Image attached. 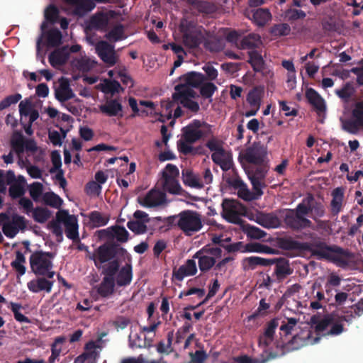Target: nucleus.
I'll list each match as a JSON object with an SVG mask.
<instances>
[{"label":"nucleus","mask_w":363,"mask_h":363,"mask_svg":"<svg viewBox=\"0 0 363 363\" xmlns=\"http://www.w3.org/2000/svg\"><path fill=\"white\" fill-rule=\"evenodd\" d=\"M325 208L324 205L315 201L313 195L310 194L306 199L298 203L295 209H287L284 217L286 226L293 230H301L306 228H313V223L306 216L311 213L312 218L315 220L319 228H323L325 221L317 219L324 216Z\"/></svg>","instance_id":"f257e3e1"},{"label":"nucleus","mask_w":363,"mask_h":363,"mask_svg":"<svg viewBox=\"0 0 363 363\" xmlns=\"http://www.w3.org/2000/svg\"><path fill=\"white\" fill-rule=\"evenodd\" d=\"M278 244L280 248L285 250H298L309 252L312 256L318 259H327L330 258L331 253L351 257L352 252L337 245H328L325 242L315 240L313 242H301L291 238H281L279 239Z\"/></svg>","instance_id":"f03ea898"},{"label":"nucleus","mask_w":363,"mask_h":363,"mask_svg":"<svg viewBox=\"0 0 363 363\" xmlns=\"http://www.w3.org/2000/svg\"><path fill=\"white\" fill-rule=\"evenodd\" d=\"M155 219L163 221L168 229L178 228L187 236L199 232L203 227L200 214L191 210H184L164 218L156 217Z\"/></svg>","instance_id":"7ed1b4c3"},{"label":"nucleus","mask_w":363,"mask_h":363,"mask_svg":"<svg viewBox=\"0 0 363 363\" xmlns=\"http://www.w3.org/2000/svg\"><path fill=\"white\" fill-rule=\"evenodd\" d=\"M311 336V332L308 330L303 337H301L300 335H295L287 344L279 345V342H277L276 347L277 349L280 348V352H269L267 353L266 357H264L262 354L261 359H252L247 355H242L235 357L234 360L238 363H266L271 359L277 358V357L284 355L286 352V350H285L286 347L291 346V350H298L301 347L306 345L309 342Z\"/></svg>","instance_id":"20e7f679"},{"label":"nucleus","mask_w":363,"mask_h":363,"mask_svg":"<svg viewBox=\"0 0 363 363\" xmlns=\"http://www.w3.org/2000/svg\"><path fill=\"white\" fill-rule=\"evenodd\" d=\"M63 223L65 227L66 236L72 240L79 239L78 224L76 217L69 215L67 211L60 210L56 214V219L48 223V228L57 237L62 238V228L60 225Z\"/></svg>","instance_id":"39448f33"},{"label":"nucleus","mask_w":363,"mask_h":363,"mask_svg":"<svg viewBox=\"0 0 363 363\" xmlns=\"http://www.w3.org/2000/svg\"><path fill=\"white\" fill-rule=\"evenodd\" d=\"M224 142L217 137L212 136L206 143V147L213 152L212 161L219 165L223 172H227L233 167L232 153L223 147Z\"/></svg>","instance_id":"423d86ee"},{"label":"nucleus","mask_w":363,"mask_h":363,"mask_svg":"<svg viewBox=\"0 0 363 363\" xmlns=\"http://www.w3.org/2000/svg\"><path fill=\"white\" fill-rule=\"evenodd\" d=\"M54 257L55 254L50 252L38 250L33 252L29 259L31 271L37 276L52 279L55 272L52 271V260Z\"/></svg>","instance_id":"0eeeda50"},{"label":"nucleus","mask_w":363,"mask_h":363,"mask_svg":"<svg viewBox=\"0 0 363 363\" xmlns=\"http://www.w3.org/2000/svg\"><path fill=\"white\" fill-rule=\"evenodd\" d=\"M11 150L8 155H4L2 159L6 164L13 162V152H14L19 160H22L24 151L35 152L38 147L36 143L33 139H26L21 132L16 131L13 133L11 139Z\"/></svg>","instance_id":"6e6552de"},{"label":"nucleus","mask_w":363,"mask_h":363,"mask_svg":"<svg viewBox=\"0 0 363 363\" xmlns=\"http://www.w3.org/2000/svg\"><path fill=\"white\" fill-rule=\"evenodd\" d=\"M121 265L119 259H114L102 267V274L104 275L101 282L96 288L97 293L104 298H106L114 293L115 276Z\"/></svg>","instance_id":"1a4fd4ad"},{"label":"nucleus","mask_w":363,"mask_h":363,"mask_svg":"<svg viewBox=\"0 0 363 363\" xmlns=\"http://www.w3.org/2000/svg\"><path fill=\"white\" fill-rule=\"evenodd\" d=\"M117 254L123 256L128 254L125 249L119 247L118 245L113 242H106L100 245L95 252L90 256V259L94 260L96 268L101 267V264L108 262V264L114 259Z\"/></svg>","instance_id":"9d476101"},{"label":"nucleus","mask_w":363,"mask_h":363,"mask_svg":"<svg viewBox=\"0 0 363 363\" xmlns=\"http://www.w3.org/2000/svg\"><path fill=\"white\" fill-rule=\"evenodd\" d=\"M246 212V207L235 199H225L222 202V216L228 222L240 224L242 221L240 215Z\"/></svg>","instance_id":"9b49d317"},{"label":"nucleus","mask_w":363,"mask_h":363,"mask_svg":"<svg viewBox=\"0 0 363 363\" xmlns=\"http://www.w3.org/2000/svg\"><path fill=\"white\" fill-rule=\"evenodd\" d=\"M183 33V43L189 48H198L204 40L202 28L193 23H189L182 28Z\"/></svg>","instance_id":"f8f14e48"},{"label":"nucleus","mask_w":363,"mask_h":363,"mask_svg":"<svg viewBox=\"0 0 363 363\" xmlns=\"http://www.w3.org/2000/svg\"><path fill=\"white\" fill-rule=\"evenodd\" d=\"M269 167L267 163H262V164H255L250 167L247 171V177L252 186V190H259L258 193H261L260 190L267 187L264 182V179L269 171Z\"/></svg>","instance_id":"ddd939ff"},{"label":"nucleus","mask_w":363,"mask_h":363,"mask_svg":"<svg viewBox=\"0 0 363 363\" xmlns=\"http://www.w3.org/2000/svg\"><path fill=\"white\" fill-rule=\"evenodd\" d=\"M203 125L210 127L209 125L199 120L192 121L182 128V138L189 143H194L199 140L205 135V132L201 129Z\"/></svg>","instance_id":"4468645a"},{"label":"nucleus","mask_w":363,"mask_h":363,"mask_svg":"<svg viewBox=\"0 0 363 363\" xmlns=\"http://www.w3.org/2000/svg\"><path fill=\"white\" fill-rule=\"evenodd\" d=\"M96 52L100 59L108 67L115 65L118 60V56L116 53L114 45L106 41H99L96 45Z\"/></svg>","instance_id":"2eb2a0df"},{"label":"nucleus","mask_w":363,"mask_h":363,"mask_svg":"<svg viewBox=\"0 0 363 363\" xmlns=\"http://www.w3.org/2000/svg\"><path fill=\"white\" fill-rule=\"evenodd\" d=\"M26 228V218L18 214H13L11 220L4 223L2 226L4 234L9 238H13L19 232L23 230Z\"/></svg>","instance_id":"dca6fc26"},{"label":"nucleus","mask_w":363,"mask_h":363,"mask_svg":"<svg viewBox=\"0 0 363 363\" xmlns=\"http://www.w3.org/2000/svg\"><path fill=\"white\" fill-rule=\"evenodd\" d=\"M267 151L263 145L259 143H255L252 146L247 147L243 155L244 159L252 164H262L265 162Z\"/></svg>","instance_id":"f3484780"},{"label":"nucleus","mask_w":363,"mask_h":363,"mask_svg":"<svg viewBox=\"0 0 363 363\" xmlns=\"http://www.w3.org/2000/svg\"><path fill=\"white\" fill-rule=\"evenodd\" d=\"M165 201V193L155 189L149 191L144 197L138 198V202L146 208L156 207L162 205Z\"/></svg>","instance_id":"a211bd4d"},{"label":"nucleus","mask_w":363,"mask_h":363,"mask_svg":"<svg viewBox=\"0 0 363 363\" xmlns=\"http://www.w3.org/2000/svg\"><path fill=\"white\" fill-rule=\"evenodd\" d=\"M279 326V319L273 318L267 323L264 333L258 338L259 347L267 348L274 340L275 330Z\"/></svg>","instance_id":"6ab92c4d"},{"label":"nucleus","mask_w":363,"mask_h":363,"mask_svg":"<svg viewBox=\"0 0 363 363\" xmlns=\"http://www.w3.org/2000/svg\"><path fill=\"white\" fill-rule=\"evenodd\" d=\"M272 259L275 264L274 274L279 282L282 281L293 273V269L290 267L289 261L286 258L280 257Z\"/></svg>","instance_id":"aec40b11"},{"label":"nucleus","mask_w":363,"mask_h":363,"mask_svg":"<svg viewBox=\"0 0 363 363\" xmlns=\"http://www.w3.org/2000/svg\"><path fill=\"white\" fill-rule=\"evenodd\" d=\"M180 83L177 85H185L189 87L199 88L201 84L205 82L206 77L202 73L189 72L179 77Z\"/></svg>","instance_id":"412c9836"},{"label":"nucleus","mask_w":363,"mask_h":363,"mask_svg":"<svg viewBox=\"0 0 363 363\" xmlns=\"http://www.w3.org/2000/svg\"><path fill=\"white\" fill-rule=\"evenodd\" d=\"M100 111L107 116L123 117V106L121 102L116 99L107 100L104 104L99 106Z\"/></svg>","instance_id":"4be33fe9"},{"label":"nucleus","mask_w":363,"mask_h":363,"mask_svg":"<svg viewBox=\"0 0 363 363\" xmlns=\"http://www.w3.org/2000/svg\"><path fill=\"white\" fill-rule=\"evenodd\" d=\"M197 272L196 264L194 259H187L184 264L173 270V278L179 281L185 277L193 276Z\"/></svg>","instance_id":"5701e85b"},{"label":"nucleus","mask_w":363,"mask_h":363,"mask_svg":"<svg viewBox=\"0 0 363 363\" xmlns=\"http://www.w3.org/2000/svg\"><path fill=\"white\" fill-rule=\"evenodd\" d=\"M306 97L318 114L325 111V101L315 89L308 88L306 91Z\"/></svg>","instance_id":"b1692460"},{"label":"nucleus","mask_w":363,"mask_h":363,"mask_svg":"<svg viewBox=\"0 0 363 363\" xmlns=\"http://www.w3.org/2000/svg\"><path fill=\"white\" fill-rule=\"evenodd\" d=\"M49 279H46L45 277H38L36 279H33L28 282V289L33 293H38L41 291L50 293L54 284V281Z\"/></svg>","instance_id":"393cba45"},{"label":"nucleus","mask_w":363,"mask_h":363,"mask_svg":"<svg viewBox=\"0 0 363 363\" xmlns=\"http://www.w3.org/2000/svg\"><path fill=\"white\" fill-rule=\"evenodd\" d=\"M115 282L118 286H125L129 285L133 279V269L130 263H126L121 268L119 267L116 273Z\"/></svg>","instance_id":"a878e982"},{"label":"nucleus","mask_w":363,"mask_h":363,"mask_svg":"<svg viewBox=\"0 0 363 363\" xmlns=\"http://www.w3.org/2000/svg\"><path fill=\"white\" fill-rule=\"evenodd\" d=\"M112 14L104 12H99L90 18L89 27L94 30H104L106 28Z\"/></svg>","instance_id":"bb28decb"},{"label":"nucleus","mask_w":363,"mask_h":363,"mask_svg":"<svg viewBox=\"0 0 363 363\" xmlns=\"http://www.w3.org/2000/svg\"><path fill=\"white\" fill-rule=\"evenodd\" d=\"M247 17L259 26H263L271 19L272 15L268 9L259 8L248 11Z\"/></svg>","instance_id":"cd10ccee"},{"label":"nucleus","mask_w":363,"mask_h":363,"mask_svg":"<svg viewBox=\"0 0 363 363\" xmlns=\"http://www.w3.org/2000/svg\"><path fill=\"white\" fill-rule=\"evenodd\" d=\"M331 196L330 211L332 215L337 216L342 209L344 189L342 187L335 188L333 190Z\"/></svg>","instance_id":"c85d7f7f"},{"label":"nucleus","mask_w":363,"mask_h":363,"mask_svg":"<svg viewBox=\"0 0 363 363\" xmlns=\"http://www.w3.org/2000/svg\"><path fill=\"white\" fill-rule=\"evenodd\" d=\"M69 59L67 48L63 47L61 49L52 52L48 56V60L51 66L57 67L64 65Z\"/></svg>","instance_id":"c756f323"},{"label":"nucleus","mask_w":363,"mask_h":363,"mask_svg":"<svg viewBox=\"0 0 363 363\" xmlns=\"http://www.w3.org/2000/svg\"><path fill=\"white\" fill-rule=\"evenodd\" d=\"M261 37L257 33H250L244 36L238 45L240 50H250L259 48L262 45Z\"/></svg>","instance_id":"7c9ffc66"},{"label":"nucleus","mask_w":363,"mask_h":363,"mask_svg":"<svg viewBox=\"0 0 363 363\" xmlns=\"http://www.w3.org/2000/svg\"><path fill=\"white\" fill-rule=\"evenodd\" d=\"M162 189L164 191H167L172 194H179L182 191V187L177 179V178H173L172 176H169V174L166 172L162 173Z\"/></svg>","instance_id":"2f4dec72"},{"label":"nucleus","mask_w":363,"mask_h":363,"mask_svg":"<svg viewBox=\"0 0 363 363\" xmlns=\"http://www.w3.org/2000/svg\"><path fill=\"white\" fill-rule=\"evenodd\" d=\"M257 223L267 228H276L281 225V220L274 213H262L257 218Z\"/></svg>","instance_id":"473e14b6"},{"label":"nucleus","mask_w":363,"mask_h":363,"mask_svg":"<svg viewBox=\"0 0 363 363\" xmlns=\"http://www.w3.org/2000/svg\"><path fill=\"white\" fill-rule=\"evenodd\" d=\"M55 98L60 102L67 101L75 96L67 80L60 82V88L55 91Z\"/></svg>","instance_id":"72a5a7b5"},{"label":"nucleus","mask_w":363,"mask_h":363,"mask_svg":"<svg viewBox=\"0 0 363 363\" xmlns=\"http://www.w3.org/2000/svg\"><path fill=\"white\" fill-rule=\"evenodd\" d=\"M192 88L185 85H176L174 87L175 92L172 94V99L178 100L197 98L199 96Z\"/></svg>","instance_id":"f704fd0d"},{"label":"nucleus","mask_w":363,"mask_h":363,"mask_svg":"<svg viewBox=\"0 0 363 363\" xmlns=\"http://www.w3.org/2000/svg\"><path fill=\"white\" fill-rule=\"evenodd\" d=\"M182 180L185 185L196 189H201L203 187V184L200 180L199 177L194 174L191 169H184L182 170Z\"/></svg>","instance_id":"c9c22d12"},{"label":"nucleus","mask_w":363,"mask_h":363,"mask_svg":"<svg viewBox=\"0 0 363 363\" xmlns=\"http://www.w3.org/2000/svg\"><path fill=\"white\" fill-rule=\"evenodd\" d=\"M74 6L73 13L74 15L82 17L95 7V4L91 0H78Z\"/></svg>","instance_id":"e433bc0d"},{"label":"nucleus","mask_w":363,"mask_h":363,"mask_svg":"<svg viewBox=\"0 0 363 363\" xmlns=\"http://www.w3.org/2000/svg\"><path fill=\"white\" fill-rule=\"evenodd\" d=\"M248 55L247 62L250 64L253 70L256 72H262L264 69V60L259 52L251 50L248 52Z\"/></svg>","instance_id":"4c0bfd02"},{"label":"nucleus","mask_w":363,"mask_h":363,"mask_svg":"<svg viewBox=\"0 0 363 363\" xmlns=\"http://www.w3.org/2000/svg\"><path fill=\"white\" fill-rule=\"evenodd\" d=\"M243 262L245 264V269L247 268L252 270L255 269L257 266H269L274 264V261L271 259L255 256L245 258Z\"/></svg>","instance_id":"58836bf2"},{"label":"nucleus","mask_w":363,"mask_h":363,"mask_svg":"<svg viewBox=\"0 0 363 363\" xmlns=\"http://www.w3.org/2000/svg\"><path fill=\"white\" fill-rule=\"evenodd\" d=\"M198 254L199 251L195 253L193 257L199 259V267L202 272H208L215 265V257L208 256L206 254Z\"/></svg>","instance_id":"ea45409f"},{"label":"nucleus","mask_w":363,"mask_h":363,"mask_svg":"<svg viewBox=\"0 0 363 363\" xmlns=\"http://www.w3.org/2000/svg\"><path fill=\"white\" fill-rule=\"evenodd\" d=\"M259 190H253V191H250L247 188L246 184H243V186H241L238 190V196L239 198L243 199L246 201H251L254 200H258L263 195L264 192L262 190H260L261 193H258Z\"/></svg>","instance_id":"a19ab883"},{"label":"nucleus","mask_w":363,"mask_h":363,"mask_svg":"<svg viewBox=\"0 0 363 363\" xmlns=\"http://www.w3.org/2000/svg\"><path fill=\"white\" fill-rule=\"evenodd\" d=\"M263 94L262 88L259 86L254 87L249 91L247 96V101L251 107L259 108Z\"/></svg>","instance_id":"79ce46f5"},{"label":"nucleus","mask_w":363,"mask_h":363,"mask_svg":"<svg viewBox=\"0 0 363 363\" xmlns=\"http://www.w3.org/2000/svg\"><path fill=\"white\" fill-rule=\"evenodd\" d=\"M88 218L94 228L104 226L109 220V216L108 215H104L97 211H91L89 214Z\"/></svg>","instance_id":"37998d69"},{"label":"nucleus","mask_w":363,"mask_h":363,"mask_svg":"<svg viewBox=\"0 0 363 363\" xmlns=\"http://www.w3.org/2000/svg\"><path fill=\"white\" fill-rule=\"evenodd\" d=\"M244 251H247V252L273 254L274 250L266 245L258 242H250L245 244Z\"/></svg>","instance_id":"c03bdc74"},{"label":"nucleus","mask_w":363,"mask_h":363,"mask_svg":"<svg viewBox=\"0 0 363 363\" xmlns=\"http://www.w3.org/2000/svg\"><path fill=\"white\" fill-rule=\"evenodd\" d=\"M62 33L57 28L50 29L47 33V43L48 46L55 48L62 43Z\"/></svg>","instance_id":"a18cd8bd"},{"label":"nucleus","mask_w":363,"mask_h":363,"mask_svg":"<svg viewBox=\"0 0 363 363\" xmlns=\"http://www.w3.org/2000/svg\"><path fill=\"white\" fill-rule=\"evenodd\" d=\"M32 213L34 220L39 223H45L51 216V211L43 207H36Z\"/></svg>","instance_id":"49530a36"},{"label":"nucleus","mask_w":363,"mask_h":363,"mask_svg":"<svg viewBox=\"0 0 363 363\" xmlns=\"http://www.w3.org/2000/svg\"><path fill=\"white\" fill-rule=\"evenodd\" d=\"M106 38L110 41L117 42L125 38L124 27L122 24L114 26L106 35Z\"/></svg>","instance_id":"de8ad7c7"},{"label":"nucleus","mask_w":363,"mask_h":363,"mask_svg":"<svg viewBox=\"0 0 363 363\" xmlns=\"http://www.w3.org/2000/svg\"><path fill=\"white\" fill-rule=\"evenodd\" d=\"M298 322V320L296 318H287L286 320H283L279 328L280 335L286 336L291 334Z\"/></svg>","instance_id":"09e8293b"},{"label":"nucleus","mask_w":363,"mask_h":363,"mask_svg":"<svg viewBox=\"0 0 363 363\" xmlns=\"http://www.w3.org/2000/svg\"><path fill=\"white\" fill-rule=\"evenodd\" d=\"M111 236L115 238L118 242H126L129 238V233L121 225H115L111 228Z\"/></svg>","instance_id":"8fccbe9b"},{"label":"nucleus","mask_w":363,"mask_h":363,"mask_svg":"<svg viewBox=\"0 0 363 363\" xmlns=\"http://www.w3.org/2000/svg\"><path fill=\"white\" fill-rule=\"evenodd\" d=\"M43 201L46 205L55 208H59L62 203V199L54 192L45 193L43 195Z\"/></svg>","instance_id":"3c124183"},{"label":"nucleus","mask_w":363,"mask_h":363,"mask_svg":"<svg viewBox=\"0 0 363 363\" xmlns=\"http://www.w3.org/2000/svg\"><path fill=\"white\" fill-rule=\"evenodd\" d=\"M270 33L275 37L286 36L291 33V27L286 23L275 24L271 28Z\"/></svg>","instance_id":"603ef678"},{"label":"nucleus","mask_w":363,"mask_h":363,"mask_svg":"<svg viewBox=\"0 0 363 363\" xmlns=\"http://www.w3.org/2000/svg\"><path fill=\"white\" fill-rule=\"evenodd\" d=\"M174 338V330L168 332L167 335V342L160 341L157 346V350L160 353L169 354L172 351V343Z\"/></svg>","instance_id":"864d4df0"},{"label":"nucleus","mask_w":363,"mask_h":363,"mask_svg":"<svg viewBox=\"0 0 363 363\" xmlns=\"http://www.w3.org/2000/svg\"><path fill=\"white\" fill-rule=\"evenodd\" d=\"M191 143H187L185 140H179L177 145L179 150L183 153L185 155H190V154H203L204 152L202 151H200L199 150H201L202 147L199 148H194L191 145Z\"/></svg>","instance_id":"5fc2aeb1"},{"label":"nucleus","mask_w":363,"mask_h":363,"mask_svg":"<svg viewBox=\"0 0 363 363\" xmlns=\"http://www.w3.org/2000/svg\"><path fill=\"white\" fill-rule=\"evenodd\" d=\"M217 89V86L210 82H203L199 86L200 94L203 99H211Z\"/></svg>","instance_id":"6e6d98bb"},{"label":"nucleus","mask_w":363,"mask_h":363,"mask_svg":"<svg viewBox=\"0 0 363 363\" xmlns=\"http://www.w3.org/2000/svg\"><path fill=\"white\" fill-rule=\"evenodd\" d=\"M18 108L21 118L28 117L29 113L35 108L31 98H26L24 100L21 101L18 105Z\"/></svg>","instance_id":"4d7b16f0"},{"label":"nucleus","mask_w":363,"mask_h":363,"mask_svg":"<svg viewBox=\"0 0 363 363\" xmlns=\"http://www.w3.org/2000/svg\"><path fill=\"white\" fill-rule=\"evenodd\" d=\"M203 43L205 48L211 52H219L223 48L221 41L216 37L204 38Z\"/></svg>","instance_id":"13d9d810"},{"label":"nucleus","mask_w":363,"mask_h":363,"mask_svg":"<svg viewBox=\"0 0 363 363\" xmlns=\"http://www.w3.org/2000/svg\"><path fill=\"white\" fill-rule=\"evenodd\" d=\"M127 227L136 235L144 234L147 230V225L136 219L128 221Z\"/></svg>","instance_id":"bf43d9fd"},{"label":"nucleus","mask_w":363,"mask_h":363,"mask_svg":"<svg viewBox=\"0 0 363 363\" xmlns=\"http://www.w3.org/2000/svg\"><path fill=\"white\" fill-rule=\"evenodd\" d=\"M245 232L247 237L252 239H262L267 235V233L261 230L258 227L247 225L245 227Z\"/></svg>","instance_id":"052dcab7"},{"label":"nucleus","mask_w":363,"mask_h":363,"mask_svg":"<svg viewBox=\"0 0 363 363\" xmlns=\"http://www.w3.org/2000/svg\"><path fill=\"white\" fill-rule=\"evenodd\" d=\"M129 345L133 349L134 348H143L146 347V342L145 337H143L138 333H131L129 335Z\"/></svg>","instance_id":"680f3d73"},{"label":"nucleus","mask_w":363,"mask_h":363,"mask_svg":"<svg viewBox=\"0 0 363 363\" xmlns=\"http://www.w3.org/2000/svg\"><path fill=\"white\" fill-rule=\"evenodd\" d=\"M30 197L35 201H38L43 194V186L38 182H35L28 186Z\"/></svg>","instance_id":"e2e57ef3"},{"label":"nucleus","mask_w":363,"mask_h":363,"mask_svg":"<svg viewBox=\"0 0 363 363\" xmlns=\"http://www.w3.org/2000/svg\"><path fill=\"white\" fill-rule=\"evenodd\" d=\"M21 98L22 96L19 93L6 96L0 101V111L9 107L12 104H16L21 99Z\"/></svg>","instance_id":"0e129e2a"},{"label":"nucleus","mask_w":363,"mask_h":363,"mask_svg":"<svg viewBox=\"0 0 363 363\" xmlns=\"http://www.w3.org/2000/svg\"><path fill=\"white\" fill-rule=\"evenodd\" d=\"M97 347H98V345L93 340L88 342L84 346V352L86 353V354L89 357V359L91 361H93L94 363L96 362V358L99 356V353L96 351Z\"/></svg>","instance_id":"69168bd1"},{"label":"nucleus","mask_w":363,"mask_h":363,"mask_svg":"<svg viewBox=\"0 0 363 363\" xmlns=\"http://www.w3.org/2000/svg\"><path fill=\"white\" fill-rule=\"evenodd\" d=\"M59 16V10L54 4H50L45 10V19L53 23L56 22Z\"/></svg>","instance_id":"338daca9"},{"label":"nucleus","mask_w":363,"mask_h":363,"mask_svg":"<svg viewBox=\"0 0 363 363\" xmlns=\"http://www.w3.org/2000/svg\"><path fill=\"white\" fill-rule=\"evenodd\" d=\"M190 361L187 363H204L208 358V354L203 350H196L195 352H190Z\"/></svg>","instance_id":"774afa93"}]
</instances>
